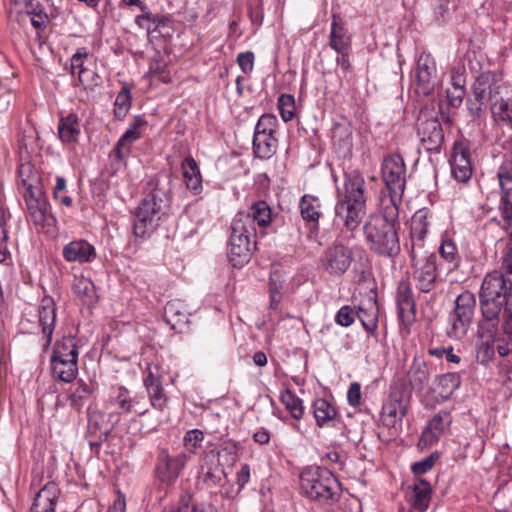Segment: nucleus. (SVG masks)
I'll return each mask as SVG.
<instances>
[{
    "instance_id": "obj_12",
    "label": "nucleus",
    "mask_w": 512,
    "mask_h": 512,
    "mask_svg": "<svg viewBox=\"0 0 512 512\" xmlns=\"http://www.w3.org/2000/svg\"><path fill=\"white\" fill-rule=\"evenodd\" d=\"M412 279L415 288L419 293H432L441 283L437 269V256L434 253L429 255L416 256L411 258Z\"/></svg>"
},
{
    "instance_id": "obj_15",
    "label": "nucleus",
    "mask_w": 512,
    "mask_h": 512,
    "mask_svg": "<svg viewBox=\"0 0 512 512\" xmlns=\"http://www.w3.org/2000/svg\"><path fill=\"white\" fill-rule=\"evenodd\" d=\"M498 184L501 189L499 209L506 231L512 230V161L506 160L497 171Z\"/></svg>"
},
{
    "instance_id": "obj_49",
    "label": "nucleus",
    "mask_w": 512,
    "mask_h": 512,
    "mask_svg": "<svg viewBox=\"0 0 512 512\" xmlns=\"http://www.w3.org/2000/svg\"><path fill=\"white\" fill-rule=\"evenodd\" d=\"M281 403L295 420H300L304 414L303 401L290 390H285L280 396Z\"/></svg>"
},
{
    "instance_id": "obj_45",
    "label": "nucleus",
    "mask_w": 512,
    "mask_h": 512,
    "mask_svg": "<svg viewBox=\"0 0 512 512\" xmlns=\"http://www.w3.org/2000/svg\"><path fill=\"white\" fill-rule=\"evenodd\" d=\"M414 498L413 506L419 512H425L429 506L432 487L430 483L424 479H419L413 486Z\"/></svg>"
},
{
    "instance_id": "obj_27",
    "label": "nucleus",
    "mask_w": 512,
    "mask_h": 512,
    "mask_svg": "<svg viewBox=\"0 0 512 512\" xmlns=\"http://www.w3.org/2000/svg\"><path fill=\"white\" fill-rule=\"evenodd\" d=\"M39 324L45 338V347H49L52 342V335L56 323V307L51 297H44L38 307Z\"/></svg>"
},
{
    "instance_id": "obj_30",
    "label": "nucleus",
    "mask_w": 512,
    "mask_h": 512,
    "mask_svg": "<svg viewBox=\"0 0 512 512\" xmlns=\"http://www.w3.org/2000/svg\"><path fill=\"white\" fill-rule=\"evenodd\" d=\"M60 491L56 483L48 482L35 496L30 512H55Z\"/></svg>"
},
{
    "instance_id": "obj_60",
    "label": "nucleus",
    "mask_w": 512,
    "mask_h": 512,
    "mask_svg": "<svg viewBox=\"0 0 512 512\" xmlns=\"http://www.w3.org/2000/svg\"><path fill=\"white\" fill-rule=\"evenodd\" d=\"M237 63L243 73H251L254 68V53L251 51L239 53L237 56Z\"/></svg>"
},
{
    "instance_id": "obj_18",
    "label": "nucleus",
    "mask_w": 512,
    "mask_h": 512,
    "mask_svg": "<svg viewBox=\"0 0 512 512\" xmlns=\"http://www.w3.org/2000/svg\"><path fill=\"white\" fill-rule=\"evenodd\" d=\"M428 214V210L420 209L411 218L409 242L405 244L410 249L411 258L427 255L424 248L429 227Z\"/></svg>"
},
{
    "instance_id": "obj_47",
    "label": "nucleus",
    "mask_w": 512,
    "mask_h": 512,
    "mask_svg": "<svg viewBox=\"0 0 512 512\" xmlns=\"http://www.w3.org/2000/svg\"><path fill=\"white\" fill-rule=\"evenodd\" d=\"M79 351L74 337H63L54 345L51 357L78 359Z\"/></svg>"
},
{
    "instance_id": "obj_21",
    "label": "nucleus",
    "mask_w": 512,
    "mask_h": 512,
    "mask_svg": "<svg viewBox=\"0 0 512 512\" xmlns=\"http://www.w3.org/2000/svg\"><path fill=\"white\" fill-rule=\"evenodd\" d=\"M416 92L419 95H429L436 85V62L430 54L422 53L415 69Z\"/></svg>"
},
{
    "instance_id": "obj_41",
    "label": "nucleus",
    "mask_w": 512,
    "mask_h": 512,
    "mask_svg": "<svg viewBox=\"0 0 512 512\" xmlns=\"http://www.w3.org/2000/svg\"><path fill=\"white\" fill-rule=\"evenodd\" d=\"M252 144L257 158L270 159L277 151L278 140L275 135L254 134Z\"/></svg>"
},
{
    "instance_id": "obj_16",
    "label": "nucleus",
    "mask_w": 512,
    "mask_h": 512,
    "mask_svg": "<svg viewBox=\"0 0 512 512\" xmlns=\"http://www.w3.org/2000/svg\"><path fill=\"white\" fill-rule=\"evenodd\" d=\"M450 166L452 177L458 183H467L471 179L473 164L468 140L460 139L454 142Z\"/></svg>"
},
{
    "instance_id": "obj_61",
    "label": "nucleus",
    "mask_w": 512,
    "mask_h": 512,
    "mask_svg": "<svg viewBox=\"0 0 512 512\" xmlns=\"http://www.w3.org/2000/svg\"><path fill=\"white\" fill-rule=\"evenodd\" d=\"M28 14L31 15V24L35 28H42L46 25L48 17L40 5L33 7Z\"/></svg>"
},
{
    "instance_id": "obj_34",
    "label": "nucleus",
    "mask_w": 512,
    "mask_h": 512,
    "mask_svg": "<svg viewBox=\"0 0 512 512\" xmlns=\"http://www.w3.org/2000/svg\"><path fill=\"white\" fill-rule=\"evenodd\" d=\"M329 46L336 52L350 50L351 48L350 36L347 34L344 22L338 14L332 15Z\"/></svg>"
},
{
    "instance_id": "obj_58",
    "label": "nucleus",
    "mask_w": 512,
    "mask_h": 512,
    "mask_svg": "<svg viewBox=\"0 0 512 512\" xmlns=\"http://www.w3.org/2000/svg\"><path fill=\"white\" fill-rule=\"evenodd\" d=\"M509 231L510 238L503 251L501 267L497 271L512 277V230Z\"/></svg>"
},
{
    "instance_id": "obj_3",
    "label": "nucleus",
    "mask_w": 512,
    "mask_h": 512,
    "mask_svg": "<svg viewBox=\"0 0 512 512\" xmlns=\"http://www.w3.org/2000/svg\"><path fill=\"white\" fill-rule=\"evenodd\" d=\"M337 195L335 223L356 230L366 215L368 191L363 175L358 170L345 173L343 190L338 188Z\"/></svg>"
},
{
    "instance_id": "obj_5",
    "label": "nucleus",
    "mask_w": 512,
    "mask_h": 512,
    "mask_svg": "<svg viewBox=\"0 0 512 512\" xmlns=\"http://www.w3.org/2000/svg\"><path fill=\"white\" fill-rule=\"evenodd\" d=\"M170 180L167 184L157 181L155 187L139 203L134 215V234L145 237L158 226L170 203Z\"/></svg>"
},
{
    "instance_id": "obj_63",
    "label": "nucleus",
    "mask_w": 512,
    "mask_h": 512,
    "mask_svg": "<svg viewBox=\"0 0 512 512\" xmlns=\"http://www.w3.org/2000/svg\"><path fill=\"white\" fill-rule=\"evenodd\" d=\"M347 401L349 405L357 407L361 401V385L357 382L350 384L347 392Z\"/></svg>"
},
{
    "instance_id": "obj_39",
    "label": "nucleus",
    "mask_w": 512,
    "mask_h": 512,
    "mask_svg": "<svg viewBox=\"0 0 512 512\" xmlns=\"http://www.w3.org/2000/svg\"><path fill=\"white\" fill-rule=\"evenodd\" d=\"M379 308L375 299L369 298L366 304L360 305L356 317L360 320L363 328L372 334L378 325Z\"/></svg>"
},
{
    "instance_id": "obj_40",
    "label": "nucleus",
    "mask_w": 512,
    "mask_h": 512,
    "mask_svg": "<svg viewBox=\"0 0 512 512\" xmlns=\"http://www.w3.org/2000/svg\"><path fill=\"white\" fill-rule=\"evenodd\" d=\"M96 385L93 382H85L82 379L78 380L75 387L69 395V402L71 407L80 410L89 400L94 396Z\"/></svg>"
},
{
    "instance_id": "obj_14",
    "label": "nucleus",
    "mask_w": 512,
    "mask_h": 512,
    "mask_svg": "<svg viewBox=\"0 0 512 512\" xmlns=\"http://www.w3.org/2000/svg\"><path fill=\"white\" fill-rule=\"evenodd\" d=\"M188 456L185 453L170 455L166 449L160 451L155 467L156 478L165 485H172L186 466Z\"/></svg>"
},
{
    "instance_id": "obj_7",
    "label": "nucleus",
    "mask_w": 512,
    "mask_h": 512,
    "mask_svg": "<svg viewBox=\"0 0 512 512\" xmlns=\"http://www.w3.org/2000/svg\"><path fill=\"white\" fill-rule=\"evenodd\" d=\"M381 170L386 190L380 198V206L400 208L406 186V167L403 158L399 154L385 157Z\"/></svg>"
},
{
    "instance_id": "obj_35",
    "label": "nucleus",
    "mask_w": 512,
    "mask_h": 512,
    "mask_svg": "<svg viewBox=\"0 0 512 512\" xmlns=\"http://www.w3.org/2000/svg\"><path fill=\"white\" fill-rule=\"evenodd\" d=\"M148 374L144 378V386L147 390L150 405L157 410L162 411L166 406L167 397L164 393V389L159 377L155 376L148 366Z\"/></svg>"
},
{
    "instance_id": "obj_62",
    "label": "nucleus",
    "mask_w": 512,
    "mask_h": 512,
    "mask_svg": "<svg viewBox=\"0 0 512 512\" xmlns=\"http://www.w3.org/2000/svg\"><path fill=\"white\" fill-rule=\"evenodd\" d=\"M434 464L435 457L434 454H431L430 456L424 458L423 460L415 462L412 465V471L415 475H421L431 470Z\"/></svg>"
},
{
    "instance_id": "obj_48",
    "label": "nucleus",
    "mask_w": 512,
    "mask_h": 512,
    "mask_svg": "<svg viewBox=\"0 0 512 512\" xmlns=\"http://www.w3.org/2000/svg\"><path fill=\"white\" fill-rule=\"evenodd\" d=\"M132 105L131 90L127 84H124L118 92L114 102V116L118 120L126 117Z\"/></svg>"
},
{
    "instance_id": "obj_32",
    "label": "nucleus",
    "mask_w": 512,
    "mask_h": 512,
    "mask_svg": "<svg viewBox=\"0 0 512 512\" xmlns=\"http://www.w3.org/2000/svg\"><path fill=\"white\" fill-rule=\"evenodd\" d=\"M181 170L187 189L194 195H199L203 191V178L196 160L192 156L185 157Z\"/></svg>"
},
{
    "instance_id": "obj_2",
    "label": "nucleus",
    "mask_w": 512,
    "mask_h": 512,
    "mask_svg": "<svg viewBox=\"0 0 512 512\" xmlns=\"http://www.w3.org/2000/svg\"><path fill=\"white\" fill-rule=\"evenodd\" d=\"M381 214H372L363 226L364 236L371 252L380 257L395 259L401 252L398 207L380 206Z\"/></svg>"
},
{
    "instance_id": "obj_38",
    "label": "nucleus",
    "mask_w": 512,
    "mask_h": 512,
    "mask_svg": "<svg viewBox=\"0 0 512 512\" xmlns=\"http://www.w3.org/2000/svg\"><path fill=\"white\" fill-rule=\"evenodd\" d=\"M313 414L318 427L335 425L338 419L336 408L326 399L318 398L313 402Z\"/></svg>"
},
{
    "instance_id": "obj_53",
    "label": "nucleus",
    "mask_w": 512,
    "mask_h": 512,
    "mask_svg": "<svg viewBox=\"0 0 512 512\" xmlns=\"http://www.w3.org/2000/svg\"><path fill=\"white\" fill-rule=\"evenodd\" d=\"M78 83L85 90H93L102 83V78L92 69L78 71Z\"/></svg>"
},
{
    "instance_id": "obj_20",
    "label": "nucleus",
    "mask_w": 512,
    "mask_h": 512,
    "mask_svg": "<svg viewBox=\"0 0 512 512\" xmlns=\"http://www.w3.org/2000/svg\"><path fill=\"white\" fill-rule=\"evenodd\" d=\"M24 197L29 216L36 227L46 228L55 224V217L51 213L50 204L43 191L26 194Z\"/></svg>"
},
{
    "instance_id": "obj_46",
    "label": "nucleus",
    "mask_w": 512,
    "mask_h": 512,
    "mask_svg": "<svg viewBox=\"0 0 512 512\" xmlns=\"http://www.w3.org/2000/svg\"><path fill=\"white\" fill-rule=\"evenodd\" d=\"M439 395L442 399H449L460 387L461 377L456 372H448L437 377Z\"/></svg>"
},
{
    "instance_id": "obj_6",
    "label": "nucleus",
    "mask_w": 512,
    "mask_h": 512,
    "mask_svg": "<svg viewBox=\"0 0 512 512\" xmlns=\"http://www.w3.org/2000/svg\"><path fill=\"white\" fill-rule=\"evenodd\" d=\"M510 89L499 74L491 71L481 73L472 87L474 99L469 102L471 114L480 117L488 106L494 107Z\"/></svg>"
},
{
    "instance_id": "obj_29",
    "label": "nucleus",
    "mask_w": 512,
    "mask_h": 512,
    "mask_svg": "<svg viewBox=\"0 0 512 512\" xmlns=\"http://www.w3.org/2000/svg\"><path fill=\"white\" fill-rule=\"evenodd\" d=\"M63 257L67 262H91L96 257V251L93 245L80 239L64 246Z\"/></svg>"
},
{
    "instance_id": "obj_11",
    "label": "nucleus",
    "mask_w": 512,
    "mask_h": 512,
    "mask_svg": "<svg viewBox=\"0 0 512 512\" xmlns=\"http://www.w3.org/2000/svg\"><path fill=\"white\" fill-rule=\"evenodd\" d=\"M255 236L242 223L232 220L227 256L233 267L241 268L250 261Z\"/></svg>"
},
{
    "instance_id": "obj_22",
    "label": "nucleus",
    "mask_w": 512,
    "mask_h": 512,
    "mask_svg": "<svg viewBox=\"0 0 512 512\" xmlns=\"http://www.w3.org/2000/svg\"><path fill=\"white\" fill-rule=\"evenodd\" d=\"M395 301L399 322L405 327L411 326L415 321L416 304L410 282L402 280L398 283Z\"/></svg>"
},
{
    "instance_id": "obj_59",
    "label": "nucleus",
    "mask_w": 512,
    "mask_h": 512,
    "mask_svg": "<svg viewBox=\"0 0 512 512\" xmlns=\"http://www.w3.org/2000/svg\"><path fill=\"white\" fill-rule=\"evenodd\" d=\"M219 477L211 470L202 468L197 476V484L199 486L211 488L217 485Z\"/></svg>"
},
{
    "instance_id": "obj_57",
    "label": "nucleus",
    "mask_w": 512,
    "mask_h": 512,
    "mask_svg": "<svg viewBox=\"0 0 512 512\" xmlns=\"http://www.w3.org/2000/svg\"><path fill=\"white\" fill-rule=\"evenodd\" d=\"M356 318V312L349 305L342 306L335 316V322L342 327L351 326Z\"/></svg>"
},
{
    "instance_id": "obj_26",
    "label": "nucleus",
    "mask_w": 512,
    "mask_h": 512,
    "mask_svg": "<svg viewBox=\"0 0 512 512\" xmlns=\"http://www.w3.org/2000/svg\"><path fill=\"white\" fill-rule=\"evenodd\" d=\"M408 385H400L401 388L412 391L422 392L429 384L430 371L427 363L422 357L415 356L407 371Z\"/></svg>"
},
{
    "instance_id": "obj_19",
    "label": "nucleus",
    "mask_w": 512,
    "mask_h": 512,
    "mask_svg": "<svg viewBox=\"0 0 512 512\" xmlns=\"http://www.w3.org/2000/svg\"><path fill=\"white\" fill-rule=\"evenodd\" d=\"M110 401L118 407L120 414H135L142 416L148 411V404L145 396L133 393L124 386H116L112 388Z\"/></svg>"
},
{
    "instance_id": "obj_24",
    "label": "nucleus",
    "mask_w": 512,
    "mask_h": 512,
    "mask_svg": "<svg viewBox=\"0 0 512 512\" xmlns=\"http://www.w3.org/2000/svg\"><path fill=\"white\" fill-rule=\"evenodd\" d=\"M147 122L143 116H136L129 128L117 141L112 155L115 160L121 162L128 158L131 153L132 144L141 137V131L146 126Z\"/></svg>"
},
{
    "instance_id": "obj_31",
    "label": "nucleus",
    "mask_w": 512,
    "mask_h": 512,
    "mask_svg": "<svg viewBox=\"0 0 512 512\" xmlns=\"http://www.w3.org/2000/svg\"><path fill=\"white\" fill-rule=\"evenodd\" d=\"M189 315L190 311L183 300L174 299L165 305L164 317L173 330L181 331L188 323Z\"/></svg>"
},
{
    "instance_id": "obj_10",
    "label": "nucleus",
    "mask_w": 512,
    "mask_h": 512,
    "mask_svg": "<svg viewBox=\"0 0 512 512\" xmlns=\"http://www.w3.org/2000/svg\"><path fill=\"white\" fill-rule=\"evenodd\" d=\"M411 394L408 389L395 384L391 386L388 398L381 409V420L385 427L395 432L401 429L403 418L410 406Z\"/></svg>"
},
{
    "instance_id": "obj_25",
    "label": "nucleus",
    "mask_w": 512,
    "mask_h": 512,
    "mask_svg": "<svg viewBox=\"0 0 512 512\" xmlns=\"http://www.w3.org/2000/svg\"><path fill=\"white\" fill-rule=\"evenodd\" d=\"M451 422L452 417L449 412L445 410L439 411L426 425L418 445L421 448H427L437 443L440 437L449 428Z\"/></svg>"
},
{
    "instance_id": "obj_50",
    "label": "nucleus",
    "mask_w": 512,
    "mask_h": 512,
    "mask_svg": "<svg viewBox=\"0 0 512 512\" xmlns=\"http://www.w3.org/2000/svg\"><path fill=\"white\" fill-rule=\"evenodd\" d=\"M333 143L339 149L349 152L353 146L352 131L347 126L337 125L333 132Z\"/></svg>"
},
{
    "instance_id": "obj_52",
    "label": "nucleus",
    "mask_w": 512,
    "mask_h": 512,
    "mask_svg": "<svg viewBox=\"0 0 512 512\" xmlns=\"http://www.w3.org/2000/svg\"><path fill=\"white\" fill-rule=\"evenodd\" d=\"M278 119L273 114H263L257 121L254 134L275 135Z\"/></svg>"
},
{
    "instance_id": "obj_37",
    "label": "nucleus",
    "mask_w": 512,
    "mask_h": 512,
    "mask_svg": "<svg viewBox=\"0 0 512 512\" xmlns=\"http://www.w3.org/2000/svg\"><path fill=\"white\" fill-rule=\"evenodd\" d=\"M493 121L512 130V89L494 107H491Z\"/></svg>"
},
{
    "instance_id": "obj_42",
    "label": "nucleus",
    "mask_w": 512,
    "mask_h": 512,
    "mask_svg": "<svg viewBox=\"0 0 512 512\" xmlns=\"http://www.w3.org/2000/svg\"><path fill=\"white\" fill-rule=\"evenodd\" d=\"M58 133L62 142H76L80 134L78 117L75 114H69L61 118L58 124Z\"/></svg>"
},
{
    "instance_id": "obj_36",
    "label": "nucleus",
    "mask_w": 512,
    "mask_h": 512,
    "mask_svg": "<svg viewBox=\"0 0 512 512\" xmlns=\"http://www.w3.org/2000/svg\"><path fill=\"white\" fill-rule=\"evenodd\" d=\"M53 377L63 382H72L78 374V359L51 357Z\"/></svg>"
},
{
    "instance_id": "obj_28",
    "label": "nucleus",
    "mask_w": 512,
    "mask_h": 512,
    "mask_svg": "<svg viewBox=\"0 0 512 512\" xmlns=\"http://www.w3.org/2000/svg\"><path fill=\"white\" fill-rule=\"evenodd\" d=\"M322 205L318 197L305 194L300 198L299 209L302 219L312 231H318L319 220L322 217Z\"/></svg>"
},
{
    "instance_id": "obj_1",
    "label": "nucleus",
    "mask_w": 512,
    "mask_h": 512,
    "mask_svg": "<svg viewBox=\"0 0 512 512\" xmlns=\"http://www.w3.org/2000/svg\"><path fill=\"white\" fill-rule=\"evenodd\" d=\"M480 318L487 330L495 322L503 323L507 340H512V277L496 270L487 273L479 293Z\"/></svg>"
},
{
    "instance_id": "obj_64",
    "label": "nucleus",
    "mask_w": 512,
    "mask_h": 512,
    "mask_svg": "<svg viewBox=\"0 0 512 512\" xmlns=\"http://www.w3.org/2000/svg\"><path fill=\"white\" fill-rule=\"evenodd\" d=\"M249 18L253 25L259 27L263 23L264 12H263V1L259 0L255 7H250Z\"/></svg>"
},
{
    "instance_id": "obj_8",
    "label": "nucleus",
    "mask_w": 512,
    "mask_h": 512,
    "mask_svg": "<svg viewBox=\"0 0 512 512\" xmlns=\"http://www.w3.org/2000/svg\"><path fill=\"white\" fill-rule=\"evenodd\" d=\"M483 319L477 322V344L476 359L482 365H487L495 355L494 344L498 342L496 347L500 356H507L512 351V340H507L503 331V323L495 322L491 330H487Z\"/></svg>"
},
{
    "instance_id": "obj_4",
    "label": "nucleus",
    "mask_w": 512,
    "mask_h": 512,
    "mask_svg": "<svg viewBox=\"0 0 512 512\" xmlns=\"http://www.w3.org/2000/svg\"><path fill=\"white\" fill-rule=\"evenodd\" d=\"M300 491L310 501L332 506L341 496V485L332 471L321 466H308L299 476Z\"/></svg>"
},
{
    "instance_id": "obj_54",
    "label": "nucleus",
    "mask_w": 512,
    "mask_h": 512,
    "mask_svg": "<svg viewBox=\"0 0 512 512\" xmlns=\"http://www.w3.org/2000/svg\"><path fill=\"white\" fill-rule=\"evenodd\" d=\"M149 73L157 76L158 79L164 83H169L171 81L170 75L166 71V63L159 54L151 59Z\"/></svg>"
},
{
    "instance_id": "obj_13",
    "label": "nucleus",
    "mask_w": 512,
    "mask_h": 512,
    "mask_svg": "<svg viewBox=\"0 0 512 512\" xmlns=\"http://www.w3.org/2000/svg\"><path fill=\"white\" fill-rule=\"evenodd\" d=\"M354 261L352 249L342 243L335 242L328 246L320 257V266L331 277L344 275Z\"/></svg>"
},
{
    "instance_id": "obj_17",
    "label": "nucleus",
    "mask_w": 512,
    "mask_h": 512,
    "mask_svg": "<svg viewBox=\"0 0 512 512\" xmlns=\"http://www.w3.org/2000/svg\"><path fill=\"white\" fill-rule=\"evenodd\" d=\"M233 220L242 223L246 229L256 234L257 227L265 229L271 224L272 210L266 201L259 200L251 204L247 210L239 211Z\"/></svg>"
},
{
    "instance_id": "obj_43",
    "label": "nucleus",
    "mask_w": 512,
    "mask_h": 512,
    "mask_svg": "<svg viewBox=\"0 0 512 512\" xmlns=\"http://www.w3.org/2000/svg\"><path fill=\"white\" fill-rule=\"evenodd\" d=\"M440 257L446 262L448 273L457 270L461 264V256L458 253L456 244L450 239H444L439 246Z\"/></svg>"
},
{
    "instance_id": "obj_33",
    "label": "nucleus",
    "mask_w": 512,
    "mask_h": 512,
    "mask_svg": "<svg viewBox=\"0 0 512 512\" xmlns=\"http://www.w3.org/2000/svg\"><path fill=\"white\" fill-rule=\"evenodd\" d=\"M18 176L23 187L22 194L36 193L43 191L41 177L31 162H24L19 165Z\"/></svg>"
},
{
    "instance_id": "obj_9",
    "label": "nucleus",
    "mask_w": 512,
    "mask_h": 512,
    "mask_svg": "<svg viewBox=\"0 0 512 512\" xmlns=\"http://www.w3.org/2000/svg\"><path fill=\"white\" fill-rule=\"evenodd\" d=\"M476 298L470 291L459 294L454 309L448 316L446 334L450 339L461 340L469 331L475 313Z\"/></svg>"
},
{
    "instance_id": "obj_23",
    "label": "nucleus",
    "mask_w": 512,
    "mask_h": 512,
    "mask_svg": "<svg viewBox=\"0 0 512 512\" xmlns=\"http://www.w3.org/2000/svg\"><path fill=\"white\" fill-rule=\"evenodd\" d=\"M417 134L426 151L440 152L444 143V132L438 119L430 118L421 120L417 126Z\"/></svg>"
},
{
    "instance_id": "obj_56",
    "label": "nucleus",
    "mask_w": 512,
    "mask_h": 512,
    "mask_svg": "<svg viewBox=\"0 0 512 512\" xmlns=\"http://www.w3.org/2000/svg\"><path fill=\"white\" fill-rule=\"evenodd\" d=\"M90 54L85 47L78 48L77 51L72 55L71 62V73L75 75L76 70H86L87 67L84 66L85 62L89 59Z\"/></svg>"
},
{
    "instance_id": "obj_51",
    "label": "nucleus",
    "mask_w": 512,
    "mask_h": 512,
    "mask_svg": "<svg viewBox=\"0 0 512 512\" xmlns=\"http://www.w3.org/2000/svg\"><path fill=\"white\" fill-rule=\"evenodd\" d=\"M281 118L284 122L291 121L295 116V99L291 94H281L277 103Z\"/></svg>"
},
{
    "instance_id": "obj_55",
    "label": "nucleus",
    "mask_w": 512,
    "mask_h": 512,
    "mask_svg": "<svg viewBox=\"0 0 512 512\" xmlns=\"http://www.w3.org/2000/svg\"><path fill=\"white\" fill-rule=\"evenodd\" d=\"M204 440V434L199 429H192L186 432L184 436V446L191 453H196V451L201 448L202 442Z\"/></svg>"
},
{
    "instance_id": "obj_44",
    "label": "nucleus",
    "mask_w": 512,
    "mask_h": 512,
    "mask_svg": "<svg viewBox=\"0 0 512 512\" xmlns=\"http://www.w3.org/2000/svg\"><path fill=\"white\" fill-rule=\"evenodd\" d=\"M74 294L85 304H92L96 299L94 283L84 277H75L72 283Z\"/></svg>"
}]
</instances>
